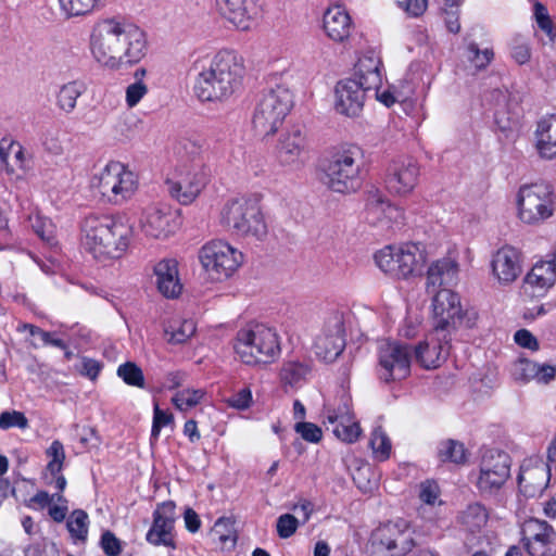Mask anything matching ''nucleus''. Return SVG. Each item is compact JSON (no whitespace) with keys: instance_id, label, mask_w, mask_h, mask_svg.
Masks as SVG:
<instances>
[{"instance_id":"nucleus-52","label":"nucleus","mask_w":556,"mask_h":556,"mask_svg":"<svg viewBox=\"0 0 556 556\" xmlns=\"http://www.w3.org/2000/svg\"><path fill=\"white\" fill-rule=\"evenodd\" d=\"M175 150L180 157L190 159L192 161L191 164L202 162L199 160V156L202 153V146L195 140L188 138L180 139L177 142Z\"/></svg>"},{"instance_id":"nucleus-47","label":"nucleus","mask_w":556,"mask_h":556,"mask_svg":"<svg viewBox=\"0 0 556 556\" xmlns=\"http://www.w3.org/2000/svg\"><path fill=\"white\" fill-rule=\"evenodd\" d=\"M205 395L202 389H186L177 392L172 402L179 410H188L197 406Z\"/></svg>"},{"instance_id":"nucleus-45","label":"nucleus","mask_w":556,"mask_h":556,"mask_svg":"<svg viewBox=\"0 0 556 556\" xmlns=\"http://www.w3.org/2000/svg\"><path fill=\"white\" fill-rule=\"evenodd\" d=\"M438 456L442 462L454 464H464L466 462V451L464 445L454 440H446L440 443Z\"/></svg>"},{"instance_id":"nucleus-5","label":"nucleus","mask_w":556,"mask_h":556,"mask_svg":"<svg viewBox=\"0 0 556 556\" xmlns=\"http://www.w3.org/2000/svg\"><path fill=\"white\" fill-rule=\"evenodd\" d=\"M220 225L231 235L262 241L267 236V225L258 204L248 198L228 200L219 213Z\"/></svg>"},{"instance_id":"nucleus-4","label":"nucleus","mask_w":556,"mask_h":556,"mask_svg":"<svg viewBox=\"0 0 556 556\" xmlns=\"http://www.w3.org/2000/svg\"><path fill=\"white\" fill-rule=\"evenodd\" d=\"M235 351L247 365L273 364L281 354L280 337L271 327L263 324L251 325L238 331Z\"/></svg>"},{"instance_id":"nucleus-60","label":"nucleus","mask_w":556,"mask_h":556,"mask_svg":"<svg viewBox=\"0 0 556 556\" xmlns=\"http://www.w3.org/2000/svg\"><path fill=\"white\" fill-rule=\"evenodd\" d=\"M295 431L300 433L305 441L312 443H318L323 437L321 429L312 422H298L295 425Z\"/></svg>"},{"instance_id":"nucleus-16","label":"nucleus","mask_w":556,"mask_h":556,"mask_svg":"<svg viewBox=\"0 0 556 556\" xmlns=\"http://www.w3.org/2000/svg\"><path fill=\"white\" fill-rule=\"evenodd\" d=\"M412 350L396 341H382L378 346V374L386 382L402 380L410 372Z\"/></svg>"},{"instance_id":"nucleus-25","label":"nucleus","mask_w":556,"mask_h":556,"mask_svg":"<svg viewBox=\"0 0 556 556\" xmlns=\"http://www.w3.org/2000/svg\"><path fill=\"white\" fill-rule=\"evenodd\" d=\"M307 142L299 128L283 134L277 146V157L282 166L301 167L307 160Z\"/></svg>"},{"instance_id":"nucleus-6","label":"nucleus","mask_w":556,"mask_h":556,"mask_svg":"<svg viewBox=\"0 0 556 556\" xmlns=\"http://www.w3.org/2000/svg\"><path fill=\"white\" fill-rule=\"evenodd\" d=\"M293 93L283 84L265 90L254 109L252 125L256 136H273L293 108Z\"/></svg>"},{"instance_id":"nucleus-43","label":"nucleus","mask_w":556,"mask_h":556,"mask_svg":"<svg viewBox=\"0 0 556 556\" xmlns=\"http://www.w3.org/2000/svg\"><path fill=\"white\" fill-rule=\"evenodd\" d=\"M309 367L298 361L285 362L280 369V379L285 384L294 387L305 379Z\"/></svg>"},{"instance_id":"nucleus-39","label":"nucleus","mask_w":556,"mask_h":556,"mask_svg":"<svg viewBox=\"0 0 556 556\" xmlns=\"http://www.w3.org/2000/svg\"><path fill=\"white\" fill-rule=\"evenodd\" d=\"M86 91V86L83 81L73 80L64 84L56 96L58 108L65 112L72 113L76 108L77 99Z\"/></svg>"},{"instance_id":"nucleus-27","label":"nucleus","mask_w":556,"mask_h":556,"mask_svg":"<svg viewBox=\"0 0 556 556\" xmlns=\"http://www.w3.org/2000/svg\"><path fill=\"white\" fill-rule=\"evenodd\" d=\"M494 122L497 128L508 136L518 124V102L507 90H493Z\"/></svg>"},{"instance_id":"nucleus-37","label":"nucleus","mask_w":556,"mask_h":556,"mask_svg":"<svg viewBox=\"0 0 556 556\" xmlns=\"http://www.w3.org/2000/svg\"><path fill=\"white\" fill-rule=\"evenodd\" d=\"M324 29L331 40L343 42L351 34V17L341 7H332L324 14Z\"/></svg>"},{"instance_id":"nucleus-63","label":"nucleus","mask_w":556,"mask_h":556,"mask_svg":"<svg viewBox=\"0 0 556 556\" xmlns=\"http://www.w3.org/2000/svg\"><path fill=\"white\" fill-rule=\"evenodd\" d=\"M515 342L521 348L536 351L539 349V342L536 338L527 329H520L515 333Z\"/></svg>"},{"instance_id":"nucleus-11","label":"nucleus","mask_w":556,"mask_h":556,"mask_svg":"<svg viewBox=\"0 0 556 556\" xmlns=\"http://www.w3.org/2000/svg\"><path fill=\"white\" fill-rule=\"evenodd\" d=\"M518 216L528 225H539L555 211V194L546 184L522 186L517 197Z\"/></svg>"},{"instance_id":"nucleus-28","label":"nucleus","mask_w":556,"mask_h":556,"mask_svg":"<svg viewBox=\"0 0 556 556\" xmlns=\"http://www.w3.org/2000/svg\"><path fill=\"white\" fill-rule=\"evenodd\" d=\"M549 482V467L542 460L522 465L518 476L520 492L527 497H535L546 489Z\"/></svg>"},{"instance_id":"nucleus-41","label":"nucleus","mask_w":556,"mask_h":556,"mask_svg":"<svg viewBox=\"0 0 556 556\" xmlns=\"http://www.w3.org/2000/svg\"><path fill=\"white\" fill-rule=\"evenodd\" d=\"M66 528L75 542L85 543L89 529L88 514L83 509H75L67 518Z\"/></svg>"},{"instance_id":"nucleus-54","label":"nucleus","mask_w":556,"mask_h":556,"mask_svg":"<svg viewBox=\"0 0 556 556\" xmlns=\"http://www.w3.org/2000/svg\"><path fill=\"white\" fill-rule=\"evenodd\" d=\"M100 547L106 556H119L123 543L112 531L105 530L100 539Z\"/></svg>"},{"instance_id":"nucleus-23","label":"nucleus","mask_w":556,"mask_h":556,"mask_svg":"<svg viewBox=\"0 0 556 556\" xmlns=\"http://www.w3.org/2000/svg\"><path fill=\"white\" fill-rule=\"evenodd\" d=\"M345 346L343 321L339 316L330 318L314 342L316 356L325 362H333Z\"/></svg>"},{"instance_id":"nucleus-36","label":"nucleus","mask_w":556,"mask_h":556,"mask_svg":"<svg viewBox=\"0 0 556 556\" xmlns=\"http://www.w3.org/2000/svg\"><path fill=\"white\" fill-rule=\"evenodd\" d=\"M381 60L374 52L364 54L356 64L357 83L365 90H379L382 85Z\"/></svg>"},{"instance_id":"nucleus-3","label":"nucleus","mask_w":556,"mask_h":556,"mask_svg":"<svg viewBox=\"0 0 556 556\" xmlns=\"http://www.w3.org/2000/svg\"><path fill=\"white\" fill-rule=\"evenodd\" d=\"M362 174V150L356 146H348L333 151L324 162L320 180L329 190L348 194L361 188Z\"/></svg>"},{"instance_id":"nucleus-61","label":"nucleus","mask_w":556,"mask_h":556,"mask_svg":"<svg viewBox=\"0 0 556 556\" xmlns=\"http://www.w3.org/2000/svg\"><path fill=\"white\" fill-rule=\"evenodd\" d=\"M252 401V394L249 389H241L239 392L231 395L227 403L237 409H247Z\"/></svg>"},{"instance_id":"nucleus-10","label":"nucleus","mask_w":556,"mask_h":556,"mask_svg":"<svg viewBox=\"0 0 556 556\" xmlns=\"http://www.w3.org/2000/svg\"><path fill=\"white\" fill-rule=\"evenodd\" d=\"M414 534L402 518L381 525L374 534L371 556H406L416 546Z\"/></svg>"},{"instance_id":"nucleus-26","label":"nucleus","mask_w":556,"mask_h":556,"mask_svg":"<svg viewBox=\"0 0 556 556\" xmlns=\"http://www.w3.org/2000/svg\"><path fill=\"white\" fill-rule=\"evenodd\" d=\"M175 505L173 502H164L157 505L153 513V525L147 533V541L153 545L174 547L172 531L175 521Z\"/></svg>"},{"instance_id":"nucleus-35","label":"nucleus","mask_w":556,"mask_h":556,"mask_svg":"<svg viewBox=\"0 0 556 556\" xmlns=\"http://www.w3.org/2000/svg\"><path fill=\"white\" fill-rule=\"evenodd\" d=\"M154 275L156 277V286L159 291L166 298H177L182 290V286L178 277L177 262L174 260L160 261L154 266Z\"/></svg>"},{"instance_id":"nucleus-55","label":"nucleus","mask_w":556,"mask_h":556,"mask_svg":"<svg viewBox=\"0 0 556 556\" xmlns=\"http://www.w3.org/2000/svg\"><path fill=\"white\" fill-rule=\"evenodd\" d=\"M534 17L538 26L553 40L556 37L553 22L547 9L540 2H535L534 4Z\"/></svg>"},{"instance_id":"nucleus-38","label":"nucleus","mask_w":556,"mask_h":556,"mask_svg":"<svg viewBox=\"0 0 556 556\" xmlns=\"http://www.w3.org/2000/svg\"><path fill=\"white\" fill-rule=\"evenodd\" d=\"M535 147L544 159L556 156V114L546 116L538 123Z\"/></svg>"},{"instance_id":"nucleus-22","label":"nucleus","mask_w":556,"mask_h":556,"mask_svg":"<svg viewBox=\"0 0 556 556\" xmlns=\"http://www.w3.org/2000/svg\"><path fill=\"white\" fill-rule=\"evenodd\" d=\"M555 536V530L544 520L530 519L522 527L521 541L529 556H551Z\"/></svg>"},{"instance_id":"nucleus-12","label":"nucleus","mask_w":556,"mask_h":556,"mask_svg":"<svg viewBox=\"0 0 556 556\" xmlns=\"http://www.w3.org/2000/svg\"><path fill=\"white\" fill-rule=\"evenodd\" d=\"M127 20L123 17H105L99 20L92 27L89 48L93 59L104 68L110 67L115 51L119 45Z\"/></svg>"},{"instance_id":"nucleus-42","label":"nucleus","mask_w":556,"mask_h":556,"mask_svg":"<svg viewBox=\"0 0 556 556\" xmlns=\"http://www.w3.org/2000/svg\"><path fill=\"white\" fill-rule=\"evenodd\" d=\"M194 332L195 325L192 320L174 321L165 328V339L168 343L181 344L190 339Z\"/></svg>"},{"instance_id":"nucleus-62","label":"nucleus","mask_w":556,"mask_h":556,"mask_svg":"<svg viewBox=\"0 0 556 556\" xmlns=\"http://www.w3.org/2000/svg\"><path fill=\"white\" fill-rule=\"evenodd\" d=\"M53 501H56L58 503H62V502L67 503V501L65 500V497L62 494L58 493V494L50 495L46 491H39L30 498V503L37 505L40 508L50 506V504Z\"/></svg>"},{"instance_id":"nucleus-53","label":"nucleus","mask_w":556,"mask_h":556,"mask_svg":"<svg viewBox=\"0 0 556 556\" xmlns=\"http://www.w3.org/2000/svg\"><path fill=\"white\" fill-rule=\"evenodd\" d=\"M28 419L24 413L18 410H5L0 414V429L8 430L11 428L26 429Z\"/></svg>"},{"instance_id":"nucleus-29","label":"nucleus","mask_w":556,"mask_h":556,"mask_svg":"<svg viewBox=\"0 0 556 556\" xmlns=\"http://www.w3.org/2000/svg\"><path fill=\"white\" fill-rule=\"evenodd\" d=\"M492 270L502 283L515 281L522 271L521 253L509 245L501 248L493 256Z\"/></svg>"},{"instance_id":"nucleus-33","label":"nucleus","mask_w":556,"mask_h":556,"mask_svg":"<svg viewBox=\"0 0 556 556\" xmlns=\"http://www.w3.org/2000/svg\"><path fill=\"white\" fill-rule=\"evenodd\" d=\"M451 333L441 332L437 334L438 343L430 345L428 342H420L415 348L416 361L426 369L437 368L450 353L451 345L448 338Z\"/></svg>"},{"instance_id":"nucleus-64","label":"nucleus","mask_w":556,"mask_h":556,"mask_svg":"<svg viewBox=\"0 0 556 556\" xmlns=\"http://www.w3.org/2000/svg\"><path fill=\"white\" fill-rule=\"evenodd\" d=\"M439 496V488L434 482L426 481L420 484L419 497L429 505H433Z\"/></svg>"},{"instance_id":"nucleus-19","label":"nucleus","mask_w":556,"mask_h":556,"mask_svg":"<svg viewBox=\"0 0 556 556\" xmlns=\"http://www.w3.org/2000/svg\"><path fill=\"white\" fill-rule=\"evenodd\" d=\"M418 178V163L413 157H400L393 160L387 169L386 187L391 193L405 197L415 189Z\"/></svg>"},{"instance_id":"nucleus-59","label":"nucleus","mask_w":556,"mask_h":556,"mask_svg":"<svg viewBox=\"0 0 556 556\" xmlns=\"http://www.w3.org/2000/svg\"><path fill=\"white\" fill-rule=\"evenodd\" d=\"M174 417L170 413L162 410L157 403L154 404L153 408V424L151 435L152 438H157L161 429L173 421Z\"/></svg>"},{"instance_id":"nucleus-58","label":"nucleus","mask_w":556,"mask_h":556,"mask_svg":"<svg viewBox=\"0 0 556 556\" xmlns=\"http://www.w3.org/2000/svg\"><path fill=\"white\" fill-rule=\"evenodd\" d=\"M299 527V520L291 514H283L277 519V533L281 539L293 535Z\"/></svg>"},{"instance_id":"nucleus-1","label":"nucleus","mask_w":556,"mask_h":556,"mask_svg":"<svg viewBox=\"0 0 556 556\" xmlns=\"http://www.w3.org/2000/svg\"><path fill=\"white\" fill-rule=\"evenodd\" d=\"M81 231L85 248L100 261L119 258L134 232L125 215H90L85 218Z\"/></svg>"},{"instance_id":"nucleus-40","label":"nucleus","mask_w":556,"mask_h":556,"mask_svg":"<svg viewBox=\"0 0 556 556\" xmlns=\"http://www.w3.org/2000/svg\"><path fill=\"white\" fill-rule=\"evenodd\" d=\"M489 513L480 503L469 504L458 516V521L467 530L475 532L481 530L488 522Z\"/></svg>"},{"instance_id":"nucleus-50","label":"nucleus","mask_w":556,"mask_h":556,"mask_svg":"<svg viewBox=\"0 0 556 556\" xmlns=\"http://www.w3.org/2000/svg\"><path fill=\"white\" fill-rule=\"evenodd\" d=\"M46 453L47 456L50 458L47 465V471L51 476L60 473L65 460V452L63 444L59 440H55L51 443Z\"/></svg>"},{"instance_id":"nucleus-13","label":"nucleus","mask_w":556,"mask_h":556,"mask_svg":"<svg viewBox=\"0 0 556 556\" xmlns=\"http://www.w3.org/2000/svg\"><path fill=\"white\" fill-rule=\"evenodd\" d=\"M208 177V168L203 162H198L180 167L174 177L166 179L165 184L173 199L180 204L188 205L199 197L206 186Z\"/></svg>"},{"instance_id":"nucleus-32","label":"nucleus","mask_w":556,"mask_h":556,"mask_svg":"<svg viewBox=\"0 0 556 556\" xmlns=\"http://www.w3.org/2000/svg\"><path fill=\"white\" fill-rule=\"evenodd\" d=\"M219 13L237 28H250L257 9L253 0H216Z\"/></svg>"},{"instance_id":"nucleus-21","label":"nucleus","mask_w":556,"mask_h":556,"mask_svg":"<svg viewBox=\"0 0 556 556\" xmlns=\"http://www.w3.org/2000/svg\"><path fill=\"white\" fill-rule=\"evenodd\" d=\"M366 220L381 230H390L403 225L404 213L402 208L391 204L381 193L369 194L366 204Z\"/></svg>"},{"instance_id":"nucleus-14","label":"nucleus","mask_w":556,"mask_h":556,"mask_svg":"<svg viewBox=\"0 0 556 556\" xmlns=\"http://www.w3.org/2000/svg\"><path fill=\"white\" fill-rule=\"evenodd\" d=\"M324 425L344 443H354L362 434L359 424L352 412L351 399L346 394H342L333 403L325 405Z\"/></svg>"},{"instance_id":"nucleus-15","label":"nucleus","mask_w":556,"mask_h":556,"mask_svg":"<svg viewBox=\"0 0 556 556\" xmlns=\"http://www.w3.org/2000/svg\"><path fill=\"white\" fill-rule=\"evenodd\" d=\"M510 456L500 450H488L481 459L476 485L481 494L497 493L510 477Z\"/></svg>"},{"instance_id":"nucleus-31","label":"nucleus","mask_w":556,"mask_h":556,"mask_svg":"<svg viewBox=\"0 0 556 556\" xmlns=\"http://www.w3.org/2000/svg\"><path fill=\"white\" fill-rule=\"evenodd\" d=\"M33 154L18 141L3 138L0 140V161L8 174H27L31 169Z\"/></svg>"},{"instance_id":"nucleus-44","label":"nucleus","mask_w":556,"mask_h":556,"mask_svg":"<svg viewBox=\"0 0 556 556\" xmlns=\"http://www.w3.org/2000/svg\"><path fill=\"white\" fill-rule=\"evenodd\" d=\"M60 9L66 17H76L89 14L98 8L103 0H58Z\"/></svg>"},{"instance_id":"nucleus-51","label":"nucleus","mask_w":556,"mask_h":556,"mask_svg":"<svg viewBox=\"0 0 556 556\" xmlns=\"http://www.w3.org/2000/svg\"><path fill=\"white\" fill-rule=\"evenodd\" d=\"M468 60L477 70H484L493 60L494 52L492 49L485 48L480 50L478 45L470 42L467 47Z\"/></svg>"},{"instance_id":"nucleus-20","label":"nucleus","mask_w":556,"mask_h":556,"mask_svg":"<svg viewBox=\"0 0 556 556\" xmlns=\"http://www.w3.org/2000/svg\"><path fill=\"white\" fill-rule=\"evenodd\" d=\"M432 294V309L437 319L434 324L435 334L441 332L451 333L455 328V320L462 318V307L459 296L448 288H441Z\"/></svg>"},{"instance_id":"nucleus-46","label":"nucleus","mask_w":556,"mask_h":556,"mask_svg":"<svg viewBox=\"0 0 556 556\" xmlns=\"http://www.w3.org/2000/svg\"><path fill=\"white\" fill-rule=\"evenodd\" d=\"M211 534L214 540H217L223 545H226L228 542L235 545L237 540L235 521L230 517L218 518L211 530Z\"/></svg>"},{"instance_id":"nucleus-24","label":"nucleus","mask_w":556,"mask_h":556,"mask_svg":"<svg viewBox=\"0 0 556 556\" xmlns=\"http://www.w3.org/2000/svg\"><path fill=\"white\" fill-rule=\"evenodd\" d=\"M366 91L356 79L340 80L334 88V110L348 117L358 116L363 110Z\"/></svg>"},{"instance_id":"nucleus-9","label":"nucleus","mask_w":556,"mask_h":556,"mask_svg":"<svg viewBox=\"0 0 556 556\" xmlns=\"http://www.w3.org/2000/svg\"><path fill=\"white\" fill-rule=\"evenodd\" d=\"M374 258L383 273L397 279L418 274L425 263L422 250L416 243L387 245L376 252Z\"/></svg>"},{"instance_id":"nucleus-8","label":"nucleus","mask_w":556,"mask_h":556,"mask_svg":"<svg viewBox=\"0 0 556 556\" xmlns=\"http://www.w3.org/2000/svg\"><path fill=\"white\" fill-rule=\"evenodd\" d=\"M91 186L112 204H123L137 189L136 175L121 162L111 161L91 179Z\"/></svg>"},{"instance_id":"nucleus-18","label":"nucleus","mask_w":556,"mask_h":556,"mask_svg":"<svg viewBox=\"0 0 556 556\" xmlns=\"http://www.w3.org/2000/svg\"><path fill=\"white\" fill-rule=\"evenodd\" d=\"M140 229L150 238L165 239L179 227L178 212L165 203H152L142 210Z\"/></svg>"},{"instance_id":"nucleus-48","label":"nucleus","mask_w":556,"mask_h":556,"mask_svg":"<svg viewBox=\"0 0 556 556\" xmlns=\"http://www.w3.org/2000/svg\"><path fill=\"white\" fill-rule=\"evenodd\" d=\"M369 445L376 459L382 462L389 458L391 442L380 427L371 432Z\"/></svg>"},{"instance_id":"nucleus-34","label":"nucleus","mask_w":556,"mask_h":556,"mask_svg":"<svg viewBox=\"0 0 556 556\" xmlns=\"http://www.w3.org/2000/svg\"><path fill=\"white\" fill-rule=\"evenodd\" d=\"M556 281L552 263H536L525 278L523 289L531 296H542Z\"/></svg>"},{"instance_id":"nucleus-49","label":"nucleus","mask_w":556,"mask_h":556,"mask_svg":"<svg viewBox=\"0 0 556 556\" xmlns=\"http://www.w3.org/2000/svg\"><path fill=\"white\" fill-rule=\"evenodd\" d=\"M117 375L123 381L129 386L143 388L144 377L141 368L132 362H127L119 365L117 368Z\"/></svg>"},{"instance_id":"nucleus-2","label":"nucleus","mask_w":556,"mask_h":556,"mask_svg":"<svg viewBox=\"0 0 556 556\" xmlns=\"http://www.w3.org/2000/svg\"><path fill=\"white\" fill-rule=\"evenodd\" d=\"M243 68L231 52L220 51L198 74L194 92L201 101H224L240 87Z\"/></svg>"},{"instance_id":"nucleus-7","label":"nucleus","mask_w":556,"mask_h":556,"mask_svg":"<svg viewBox=\"0 0 556 556\" xmlns=\"http://www.w3.org/2000/svg\"><path fill=\"white\" fill-rule=\"evenodd\" d=\"M198 258L207 279L217 282L230 278L243 263L242 252L222 239L204 243Z\"/></svg>"},{"instance_id":"nucleus-30","label":"nucleus","mask_w":556,"mask_h":556,"mask_svg":"<svg viewBox=\"0 0 556 556\" xmlns=\"http://www.w3.org/2000/svg\"><path fill=\"white\" fill-rule=\"evenodd\" d=\"M458 263L455 257L447 255L433 262L427 271V292H435L456 283L458 278Z\"/></svg>"},{"instance_id":"nucleus-17","label":"nucleus","mask_w":556,"mask_h":556,"mask_svg":"<svg viewBox=\"0 0 556 556\" xmlns=\"http://www.w3.org/2000/svg\"><path fill=\"white\" fill-rule=\"evenodd\" d=\"M147 51L148 40L146 33L139 26L128 21L109 70L119 71L131 67L146 56Z\"/></svg>"},{"instance_id":"nucleus-57","label":"nucleus","mask_w":556,"mask_h":556,"mask_svg":"<svg viewBox=\"0 0 556 556\" xmlns=\"http://www.w3.org/2000/svg\"><path fill=\"white\" fill-rule=\"evenodd\" d=\"M148 93V86L143 81H135L127 86L125 101L128 108H135Z\"/></svg>"},{"instance_id":"nucleus-56","label":"nucleus","mask_w":556,"mask_h":556,"mask_svg":"<svg viewBox=\"0 0 556 556\" xmlns=\"http://www.w3.org/2000/svg\"><path fill=\"white\" fill-rule=\"evenodd\" d=\"M31 220V227L34 231L48 244H53L54 242V228L52 223L47 219L42 218L40 216H36Z\"/></svg>"}]
</instances>
